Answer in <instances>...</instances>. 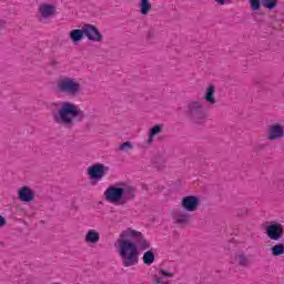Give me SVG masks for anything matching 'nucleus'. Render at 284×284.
<instances>
[{"label":"nucleus","mask_w":284,"mask_h":284,"mask_svg":"<svg viewBox=\"0 0 284 284\" xmlns=\"http://www.w3.org/2000/svg\"><path fill=\"white\" fill-rule=\"evenodd\" d=\"M116 243L120 258H122V265L124 267L139 265V250L145 252V250H150L152 245L150 241L145 239L143 233L131 227L121 232Z\"/></svg>","instance_id":"nucleus-1"},{"label":"nucleus","mask_w":284,"mask_h":284,"mask_svg":"<svg viewBox=\"0 0 284 284\" xmlns=\"http://www.w3.org/2000/svg\"><path fill=\"white\" fill-rule=\"evenodd\" d=\"M52 119L58 125H63V128L72 130L75 121L81 122L85 119V112L77 104L64 101L58 111L52 112Z\"/></svg>","instance_id":"nucleus-2"},{"label":"nucleus","mask_w":284,"mask_h":284,"mask_svg":"<svg viewBox=\"0 0 284 284\" xmlns=\"http://www.w3.org/2000/svg\"><path fill=\"white\" fill-rule=\"evenodd\" d=\"M104 199L114 205H128L136 199V187L126 182H116L104 191Z\"/></svg>","instance_id":"nucleus-3"},{"label":"nucleus","mask_w":284,"mask_h":284,"mask_svg":"<svg viewBox=\"0 0 284 284\" xmlns=\"http://www.w3.org/2000/svg\"><path fill=\"white\" fill-rule=\"evenodd\" d=\"M57 91L64 97H79L81 94V83L77 79L64 75L57 80L55 82Z\"/></svg>","instance_id":"nucleus-4"},{"label":"nucleus","mask_w":284,"mask_h":284,"mask_svg":"<svg viewBox=\"0 0 284 284\" xmlns=\"http://www.w3.org/2000/svg\"><path fill=\"white\" fill-rule=\"evenodd\" d=\"M185 116L192 123L201 125V123H205L207 115L205 114V106L203 103L199 101H191L186 105Z\"/></svg>","instance_id":"nucleus-5"},{"label":"nucleus","mask_w":284,"mask_h":284,"mask_svg":"<svg viewBox=\"0 0 284 284\" xmlns=\"http://www.w3.org/2000/svg\"><path fill=\"white\" fill-rule=\"evenodd\" d=\"M265 234L271 241H281V239H283V224L272 222L265 227Z\"/></svg>","instance_id":"nucleus-6"},{"label":"nucleus","mask_w":284,"mask_h":284,"mask_svg":"<svg viewBox=\"0 0 284 284\" xmlns=\"http://www.w3.org/2000/svg\"><path fill=\"white\" fill-rule=\"evenodd\" d=\"M201 205V200L196 195H187L182 197L181 207L185 212H196Z\"/></svg>","instance_id":"nucleus-7"},{"label":"nucleus","mask_w":284,"mask_h":284,"mask_svg":"<svg viewBox=\"0 0 284 284\" xmlns=\"http://www.w3.org/2000/svg\"><path fill=\"white\" fill-rule=\"evenodd\" d=\"M109 170L110 168L104 166L103 164H93L88 168V175L92 181H101Z\"/></svg>","instance_id":"nucleus-8"},{"label":"nucleus","mask_w":284,"mask_h":284,"mask_svg":"<svg viewBox=\"0 0 284 284\" xmlns=\"http://www.w3.org/2000/svg\"><path fill=\"white\" fill-rule=\"evenodd\" d=\"M82 28L84 31V37H87L89 41H93L97 43H101V41H103V34H101L95 26L84 24Z\"/></svg>","instance_id":"nucleus-9"},{"label":"nucleus","mask_w":284,"mask_h":284,"mask_svg":"<svg viewBox=\"0 0 284 284\" xmlns=\"http://www.w3.org/2000/svg\"><path fill=\"white\" fill-rule=\"evenodd\" d=\"M248 3L253 12H258V10H261V0H248ZM262 6L267 10H274V8L278 6V0H262Z\"/></svg>","instance_id":"nucleus-10"},{"label":"nucleus","mask_w":284,"mask_h":284,"mask_svg":"<svg viewBox=\"0 0 284 284\" xmlns=\"http://www.w3.org/2000/svg\"><path fill=\"white\" fill-rule=\"evenodd\" d=\"M267 139L268 141H278L280 139H284V126L278 123L270 125L267 130Z\"/></svg>","instance_id":"nucleus-11"},{"label":"nucleus","mask_w":284,"mask_h":284,"mask_svg":"<svg viewBox=\"0 0 284 284\" xmlns=\"http://www.w3.org/2000/svg\"><path fill=\"white\" fill-rule=\"evenodd\" d=\"M172 217L174 223L178 225H187L192 215L189 212H185L181 209H176L172 212Z\"/></svg>","instance_id":"nucleus-12"},{"label":"nucleus","mask_w":284,"mask_h":284,"mask_svg":"<svg viewBox=\"0 0 284 284\" xmlns=\"http://www.w3.org/2000/svg\"><path fill=\"white\" fill-rule=\"evenodd\" d=\"M18 199L22 201V203H32L34 201V192L28 185H24L18 191Z\"/></svg>","instance_id":"nucleus-13"},{"label":"nucleus","mask_w":284,"mask_h":284,"mask_svg":"<svg viewBox=\"0 0 284 284\" xmlns=\"http://www.w3.org/2000/svg\"><path fill=\"white\" fill-rule=\"evenodd\" d=\"M40 19L39 21H43V19H50V17H54V12H57V7L52 4H42L39 8Z\"/></svg>","instance_id":"nucleus-14"},{"label":"nucleus","mask_w":284,"mask_h":284,"mask_svg":"<svg viewBox=\"0 0 284 284\" xmlns=\"http://www.w3.org/2000/svg\"><path fill=\"white\" fill-rule=\"evenodd\" d=\"M101 241V234L97 230H89L85 234V243L97 245Z\"/></svg>","instance_id":"nucleus-15"},{"label":"nucleus","mask_w":284,"mask_h":284,"mask_svg":"<svg viewBox=\"0 0 284 284\" xmlns=\"http://www.w3.org/2000/svg\"><path fill=\"white\" fill-rule=\"evenodd\" d=\"M214 94H216V89L213 84H210L204 95L206 103H210V105H214V103H216V98H214Z\"/></svg>","instance_id":"nucleus-16"},{"label":"nucleus","mask_w":284,"mask_h":284,"mask_svg":"<svg viewBox=\"0 0 284 284\" xmlns=\"http://www.w3.org/2000/svg\"><path fill=\"white\" fill-rule=\"evenodd\" d=\"M69 37L73 43H79V41H82L83 37H85L83 27L82 29H74L70 31Z\"/></svg>","instance_id":"nucleus-17"},{"label":"nucleus","mask_w":284,"mask_h":284,"mask_svg":"<svg viewBox=\"0 0 284 284\" xmlns=\"http://www.w3.org/2000/svg\"><path fill=\"white\" fill-rule=\"evenodd\" d=\"M162 132H163V124H156L153 128H151L148 143H154V136H156V134H161Z\"/></svg>","instance_id":"nucleus-18"},{"label":"nucleus","mask_w":284,"mask_h":284,"mask_svg":"<svg viewBox=\"0 0 284 284\" xmlns=\"http://www.w3.org/2000/svg\"><path fill=\"white\" fill-rule=\"evenodd\" d=\"M152 10V3H150V0H141L140 1V12L141 14H150V11Z\"/></svg>","instance_id":"nucleus-19"},{"label":"nucleus","mask_w":284,"mask_h":284,"mask_svg":"<svg viewBox=\"0 0 284 284\" xmlns=\"http://www.w3.org/2000/svg\"><path fill=\"white\" fill-rule=\"evenodd\" d=\"M155 256H154V251L149 250L143 254L142 261L144 265H152L154 263Z\"/></svg>","instance_id":"nucleus-20"},{"label":"nucleus","mask_w":284,"mask_h":284,"mask_svg":"<svg viewBox=\"0 0 284 284\" xmlns=\"http://www.w3.org/2000/svg\"><path fill=\"white\" fill-rule=\"evenodd\" d=\"M235 261H237L239 265L241 267H248L250 266V260L245 254H239L235 256Z\"/></svg>","instance_id":"nucleus-21"},{"label":"nucleus","mask_w":284,"mask_h":284,"mask_svg":"<svg viewBox=\"0 0 284 284\" xmlns=\"http://www.w3.org/2000/svg\"><path fill=\"white\" fill-rule=\"evenodd\" d=\"M284 253V245L283 244H276L271 247V254L272 256H283Z\"/></svg>","instance_id":"nucleus-22"},{"label":"nucleus","mask_w":284,"mask_h":284,"mask_svg":"<svg viewBox=\"0 0 284 284\" xmlns=\"http://www.w3.org/2000/svg\"><path fill=\"white\" fill-rule=\"evenodd\" d=\"M119 150L120 152H130V150H134V144H132L130 141H126L119 146Z\"/></svg>","instance_id":"nucleus-23"},{"label":"nucleus","mask_w":284,"mask_h":284,"mask_svg":"<svg viewBox=\"0 0 284 284\" xmlns=\"http://www.w3.org/2000/svg\"><path fill=\"white\" fill-rule=\"evenodd\" d=\"M155 37L156 32L154 31V29H149V31L146 32V40L154 41Z\"/></svg>","instance_id":"nucleus-24"},{"label":"nucleus","mask_w":284,"mask_h":284,"mask_svg":"<svg viewBox=\"0 0 284 284\" xmlns=\"http://www.w3.org/2000/svg\"><path fill=\"white\" fill-rule=\"evenodd\" d=\"M159 274H160V276H166L168 278H172L174 276V273H172L170 271H165L163 268L159 270Z\"/></svg>","instance_id":"nucleus-25"},{"label":"nucleus","mask_w":284,"mask_h":284,"mask_svg":"<svg viewBox=\"0 0 284 284\" xmlns=\"http://www.w3.org/2000/svg\"><path fill=\"white\" fill-rule=\"evenodd\" d=\"M154 163L156 168H163V165H165V159H163L162 156H158L155 158Z\"/></svg>","instance_id":"nucleus-26"},{"label":"nucleus","mask_w":284,"mask_h":284,"mask_svg":"<svg viewBox=\"0 0 284 284\" xmlns=\"http://www.w3.org/2000/svg\"><path fill=\"white\" fill-rule=\"evenodd\" d=\"M153 284H170L169 281H162L161 276L159 275H153Z\"/></svg>","instance_id":"nucleus-27"},{"label":"nucleus","mask_w":284,"mask_h":284,"mask_svg":"<svg viewBox=\"0 0 284 284\" xmlns=\"http://www.w3.org/2000/svg\"><path fill=\"white\" fill-rule=\"evenodd\" d=\"M6 225H8V221H6L3 215H0V227H6Z\"/></svg>","instance_id":"nucleus-28"},{"label":"nucleus","mask_w":284,"mask_h":284,"mask_svg":"<svg viewBox=\"0 0 284 284\" xmlns=\"http://www.w3.org/2000/svg\"><path fill=\"white\" fill-rule=\"evenodd\" d=\"M220 6H225V0H215Z\"/></svg>","instance_id":"nucleus-29"},{"label":"nucleus","mask_w":284,"mask_h":284,"mask_svg":"<svg viewBox=\"0 0 284 284\" xmlns=\"http://www.w3.org/2000/svg\"><path fill=\"white\" fill-rule=\"evenodd\" d=\"M6 26L4 20H0V27L3 28Z\"/></svg>","instance_id":"nucleus-30"},{"label":"nucleus","mask_w":284,"mask_h":284,"mask_svg":"<svg viewBox=\"0 0 284 284\" xmlns=\"http://www.w3.org/2000/svg\"><path fill=\"white\" fill-rule=\"evenodd\" d=\"M51 65H59V62H57L55 60H52Z\"/></svg>","instance_id":"nucleus-31"}]
</instances>
